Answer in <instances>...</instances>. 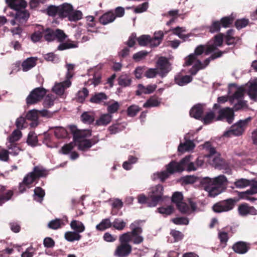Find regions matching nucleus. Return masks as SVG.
<instances>
[{
	"label": "nucleus",
	"instance_id": "f257e3e1",
	"mask_svg": "<svg viewBox=\"0 0 257 257\" xmlns=\"http://www.w3.org/2000/svg\"><path fill=\"white\" fill-rule=\"evenodd\" d=\"M119 244L114 251V255L116 257L128 256L132 251V246L130 244L131 242L130 237L127 234H121L119 237Z\"/></svg>",
	"mask_w": 257,
	"mask_h": 257
},
{
	"label": "nucleus",
	"instance_id": "f03ea898",
	"mask_svg": "<svg viewBox=\"0 0 257 257\" xmlns=\"http://www.w3.org/2000/svg\"><path fill=\"white\" fill-rule=\"evenodd\" d=\"M251 119V117L249 116L243 120H239L232 125L229 130L224 132L223 136L227 138L241 136L245 132Z\"/></svg>",
	"mask_w": 257,
	"mask_h": 257
},
{
	"label": "nucleus",
	"instance_id": "7ed1b4c3",
	"mask_svg": "<svg viewBox=\"0 0 257 257\" xmlns=\"http://www.w3.org/2000/svg\"><path fill=\"white\" fill-rule=\"evenodd\" d=\"M192 159V156L188 155L182 159L179 162L171 161L166 165V169L171 174L177 172L181 173L185 170L187 171V168L188 167L189 164Z\"/></svg>",
	"mask_w": 257,
	"mask_h": 257
},
{
	"label": "nucleus",
	"instance_id": "20e7f679",
	"mask_svg": "<svg viewBox=\"0 0 257 257\" xmlns=\"http://www.w3.org/2000/svg\"><path fill=\"white\" fill-rule=\"evenodd\" d=\"M140 221H135L132 223L130 226L132 231L127 232L122 234L127 235L130 240L135 244H139L144 241V237L141 235L143 232L142 228L140 226Z\"/></svg>",
	"mask_w": 257,
	"mask_h": 257
},
{
	"label": "nucleus",
	"instance_id": "39448f33",
	"mask_svg": "<svg viewBox=\"0 0 257 257\" xmlns=\"http://www.w3.org/2000/svg\"><path fill=\"white\" fill-rule=\"evenodd\" d=\"M164 187L162 185L158 184L152 187L149 192L151 202L149 207H155L161 201L163 200Z\"/></svg>",
	"mask_w": 257,
	"mask_h": 257
},
{
	"label": "nucleus",
	"instance_id": "423d86ee",
	"mask_svg": "<svg viewBox=\"0 0 257 257\" xmlns=\"http://www.w3.org/2000/svg\"><path fill=\"white\" fill-rule=\"evenodd\" d=\"M237 201L236 198H229L219 201L212 206V210L216 213L227 212L232 210Z\"/></svg>",
	"mask_w": 257,
	"mask_h": 257
},
{
	"label": "nucleus",
	"instance_id": "0eeeda50",
	"mask_svg": "<svg viewBox=\"0 0 257 257\" xmlns=\"http://www.w3.org/2000/svg\"><path fill=\"white\" fill-rule=\"evenodd\" d=\"M46 93V90L43 87H37L34 89L26 98L27 105L37 103L43 98Z\"/></svg>",
	"mask_w": 257,
	"mask_h": 257
},
{
	"label": "nucleus",
	"instance_id": "6e6552de",
	"mask_svg": "<svg viewBox=\"0 0 257 257\" xmlns=\"http://www.w3.org/2000/svg\"><path fill=\"white\" fill-rule=\"evenodd\" d=\"M46 93V90L43 87H37L34 89L26 98L27 105L37 103L43 98Z\"/></svg>",
	"mask_w": 257,
	"mask_h": 257
},
{
	"label": "nucleus",
	"instance_id": "1a4fd4ad",
	"mask_svg": "<svg viewBox=\"0 0 257 257\" xmlns=\"http://www.w3.org/2000/svg\"><path fill=\"white\" fill-rule=\"evenodd\" d=\"M200 183L201 184L213 185L224 190L226 188L227 180L224 175H220L213 179L208 177L204 178L201 180Z\"/></svg>",
	"mask_w": 257,
	"mask_h": 257
},
{
	"label": "nucleus",
	"instance_id": "9d476101",
	"mask_svg": "<svg viewBox=\"0 0 257 257\" xmlns=\"http://www.w3.org/2000/svg\"><path fill=\"white\" fill-rule=\"evenodd\" d=\"M69 130L73 134V140L75 142H80L81 139H84L91 136V132L89 130L81 131L77 128L75 125H70Z\"/></svg>",
	"mask_w": 257,
	"mask_h": 257
},
{
	"label": "nucleus",
	"instance_id": "9b49d317",
	"mask_svg": "<svg viewBox=\"0 0 257 257\" xmlns=\"http://www.w3.org/2000/svg\"><path fill=\"white\" fill-rule=\"evenodd\" d=\"M234 111L232 108L225 107L220 109L218 111V115L217 117L216 120H221L226 119L228 123L230 124L234 119Z\"/></svg>",
	"mask_w": 257,
	"mask_h": 257
},
{
	"label": "nucleus",
	"instance_id": "f8f14e48",
	"mask_svg": "<svg viewBox=\"0 0 257 257\" xmlns=\"http://www.w3.org/2000/svg\"><path fill=\"white\" fill-rule=\"evenodd\" d=\"M157 65L160 70L159 74L162 77L166 75L170 70V63L168 60L165 57H160L157 62Z\"/></svg>",
	"mask_w": 257,
	"mask_h": 257
},
{
	"label": "nucleus",
	"instance_id": "ddd939ff",
	"mask_svg": "<svg viewBox=\"0 0 257 257\" xmlns=\"http://www.w3.org/2000/svg\"><path fill=\"white\" fill-rule=\"evenodd\" d=\"M98 142L99 139L97 136H94L91 139H84L78 142L79 143L78 149L82 151H85Z\"/></svg>",
	"mask_w": 257,
	"mask_h": 257
},
{
	"label": "nucleus",
	"instance_id": "4468645a",
	"mask_svg": "<svg viewBox=\"0 0 257 257\" xmlns=\"http://www.w3.org/2000/svg\"><path fill=\"white\" fill-rule=\"evenodd\" d=\"M239 214L242 216L247 215H257V210L253 207L246 203L240 204L238 208Z\"/></svg>",
	"mask_w": 257,
	"mask_h": 257
},
{
	"label": "nucleus",
	"instance_id": "2eb2a0df",
	"mask_svg": "<svg viewBox=\"0 0 257 257\" xmlns=\"http://www.w3.org/2000/svg\"><path fill=\"white\" fill-rule=\"evenodd\" d=\"M232 248L237 253L244 254L249 249L250 244L246 242L239 241L233 245Z\"/></svg>",
	"mask_w": 257,
	"mask_h": 257
},
{
	"label": "nucleus",
	"instance_id": "dca6fc26",
	"mask_svg": "<svg viewBox=\"0 0 257 257\" xmlns=\"http://www.w3.org/2000/svg\"><path fill=\"white\" fill-rule=\"evenodd\" d=\"M59 18L63 19H68L70 14L73 10V6L68 3H64L59 6Z\"/></svg>",
	"mask_w": 257,
	"mask_h": 257
},
{
	"label": "nucleus",
	"instance_id": "f3484780",
	"mask_svg": "<svg viewBox=\"0 0 257 257\" xmlns=\"http://www.w3.org/2000/svg\"><path fill=\"white\" fill-rule=\"evenodd\" d=\"M8 6L16 12L25 9L27 3L25 0H6Z\"/></svg>",
	"mask_w": 257,
	"mask_h": 257
},
{
	"label": "nucleus",
	"instance_id": "a211bd4d",
	"mask_svg": "<svg viewBox=\"0 0 257 257\" xmlns=\"http://www.w3.org/2000/svg\"><path fill=\"white\" fill-rule=\"evenodd\" d=\"M13 195V190H7L5 186H2L0 188V206H2L7 201L10 200Z\"/></svg>",
	"mask_w": 257,
	"mask_h": 257
},
{
	"label": "nucleus",
	"instance_id": "6ab92c4d",
	"mask_svg": "<svg viewBox=\"0 0 257 257\" xmlns=\"http://www.w3.org/2000/svg\"><path fill=\"white\" fill-rule=\"evenodd\" d=\"M205 190L208 192V196L211 197H215L224 190L221 188L210 184H202Z\"/></svg>",
	"mask_w": 257,
	"mask_h": 257
},
{
	"label": "nucleus",
	"instance_id": "aec40b11",
	"mask_svg": "<svg viewBox=\"0 0 257 257\" xmlns=\"http://www.w3.org/2000/svg\"><path fill=\"white\" fill-rule=\"evenodd\" d=\"M203 113V106L201 104H197L194 105L190 110V115L197 119L200 120L202 118Z\"/></svg>",
	"mask_w": 257,
	"mask_h": 257
},
{
	"label": "nucleus",
	"instance_id": "412c9836",
	"mask_svg": "<svg viewBox=\"0 0 257 257\" xmlns=\"http://www.w3.org/2000/svg\"><path fill=\"white\" fill-rule=\"evenodd\" d=\"M44 27L41 25H37L33 34L31 36V39L34 43L40 42L44 37Z\"/></svg>",
	"mask_w": 257,
	"mask_h": 257
},
{
	"label": "nucleus",
	"instance_id": "4be33fe9",
	"mask_svg": "<svg viewBox=\"0 0 257 257\" xmlns=\"http://www.w3.org/2000/svg\"><path fill=\"white\" fill-rule=\"evenodd\" d=\"M25 118L27 120L32 121L30 125L31 127H35L38 124V111L35 109L30 110L27 113Z\"/></svg>",
	"mask_w": 257,
	"mask_h": 257
},
{
	"label": "nucleus",
	"instance_id": "5701e85b",
	"mask_svg": "<svg viewBox=\"0 0 257 257\" xmlns=\"http://www.w3.org/2000/svg\"><path fill=\"white\" fill-rule=\"evenodd\" d=\"M38 59L37 57H29L24 61L22 64V70L24 72L29 71L37 64Z\"/></svg>",
	"mask_w": 257,
	"mask_h": 257
},
{
	"label": "nucleus",
	"instance_id": "b1692460",
	"mask_svg": "<svg viewBox=\"0 0 257 257\" xmlns=\"http://www.w3.org/2000/svg\"><path fill=\"white\" fill-rule=\"evenodd\" d=\"M115 19V16L114 14L111 11H109L100 17L99 18V22L103 25H106L113 22Z\"/></svg>",
	"mask_w": 257,
	"mask_h": 257
},
{
	"label": "nucleus",
	"instance_id": "393cba45",
	"mask_svg": "<svg viewBox=\"0 0 257 257\" xmlns=\"http://www.w3.org/2000/svg\"><path fill=\"white\" fill-rule=\"evenodd\" d=\"M112 118V115L109 113L101 114L96 120L95 124L98 126L106 125L111 122Z\"/></svg>",
	"mask_w": 257,
	"mask_h": 257
},
{
	"label": "nucleus",
	"instance_id": "a878e982",
	"mask_svg": "<svg viewBox=\"0 0 257 257\" xmlns=\"http://www.w3.org/2000/svg\"><path fill=\"white\" fill-rule=\"evenodd\" d=\"M174 80L178 85L183 86L191 82L192 78L189 75L182 76L179 74L175 77Z\"/></svg>",
	"mask_w": 257,
	"mask_h": 257
},
{
	"label": "nucleus",
	"instance_id": "bb28decb",
	"mask_svg": "<svg viewBox=\"0 0 257 257\" xmlns=\"http://www.w3.org/2000/svg\"><path fill=\"white\" fill-rule=\"evenodd\" d=\"M29 17L30 14L29 12L23 9L16 12L15 18L19 22L23 23L27 21Z\"/></svg>",
	"mask_w": 257,
	"mask_h": 257
},
{
	"label": "nucleus",
	"instance_id": "cd10ccee",
	"mask_svg": "<svg viewBox=\"0 0 257 257\" xmlns=\"http://www.w3.org/2000/svg\"><path fill=\"white\" fill-rule=\"evenodd\" d=\"M195 148L194 143L190 140L186 141L184 143H180L178 147V151L181 153H184L193 150Z\"/></svg>",
	"mask_w": 257,
	"mask_h": 257
},
{
	"label": "nucleus",
	"instance_id": "c85d7f7f",
	"mask_svg": "<svg viewBox=\"0 0 257 257\" xmlns=\"http://www.w3.org/2000/svg\"><path fill=\"white\" fill-rule=\"evenodd\" d=\"M161 99L156 95L151 96L143 105V107H150L158 106L161 103Z\"/></svg>",
	"mask_w": 257,
	"mask_h": 257
},
{
	"label": "nucleus",
	"instance_id": "c756f323",
	"mask_svg": "<svg viewBox=\"0 0 257 257\" xmlns=\"http://www.w3.org/2000/svg\"><path fill=\"white\" fill-rule=\"evenodd\" d=\"M71 228L78 233L83 232L85 227L82 222L80 221L73 220L70 223Z\"/></svg>",
	"mask_w": 257,
	"mask_h": 257
},
{
	"label": "nucleus",
	"instance_id": "7c9ffc66",
	"mask_svg": "<svg viewBox=\"0 0 257 257\" xmlns=\"http://www.w3.org/2000/svg\"><path fill=\"white\" fill-rule=\"evenodd\" d=\"M55 30L50 28H45L44 27V38L47 42L55 41Z\"/></svg>",
	"mask_w": 257,
	"mask_h": 257
},
{
	"label": "nucleus",
	"instance_id": "2f4dec72",
	"mask_svg": "<svg viewBox=\"0 0 257 257\" xmlns=\"http://www.w3.org/2000/svg\"><path fill=\"white\" fill-rule=\"evenodd\" d=\"M203 149L207 153L205 156L208 158H210L217 154L215 148L212 147L211 143L209 142H205L203 144Z\"/></svg>",
	"mask_w": 257,
	"mask_h": 257
},
{
	"label": "nucleus",
	"instance_id": "473e14b6",
	"mask_svg": "<svg viewBox=\"0 0 257 257\" xmlns=\"http://www.w3.org/2000/svg\"><path fill=\"white\" fill-rule=\"evenodd\" d=\"M125 128V126L121 123L116 122L109 126L108 128V131L109 132L110 134L114 135L118 133Z\"/></svg>",
	"mask_w": 257,
	"mask_h": 257
},
{
	"label": "nucleus",
	"instance_id": "72a5a7b5",
	"mask_svg": "<svg viewBox=\"0 0 257 257\" xmlns=\"http://www.w3.org/2000/svg\"><path fill=\"white\" fill-rule=\"evenodd\" d=\"M64 237L67 241L73 242L75 240H79L82 236L75 231H67L65 232Z\"/></svg>",
	"mask_w": 257,
	"mask_h": 257
},
{
	"label": "nucleus",
	"instance_id": "f704fd0d",
	"mask_svg": "<svg viewBox=\"0 0 257 257\" xmlns=\"http://www.w3.org/2000/svg\"><path fill=\"white\" fill-rule=\"evenodd\" d=\"M112 226V223L109 218L102 219V221L96 226V229L98 231L104 230Z\"/></svg>",
	"mask_w": 257,
	"mask_h": 257
},
{
	"label": "nucleus",
	"instance_id": "c9c22d12",
	"mask_svg": "<svg viewBox=\"0 0 257 257\" xmlns=\"http://www.w3.org/2000/svg\"><path fill=\"white\" fill-rule=\"evenodd\" d=\"M108 97L103 92L96 93L94 96L91 97L90 101L92 103H100L104 100L107 99Z\"/></svg>",
	"mask_w": 257,
	"mask_h": 257
},
{
	"label": "nucleus",
	"instance_id": "e433bc0d",
	"mask_svg": "<svg viewBox=\"0 0 257 257\" xmlns=\"http://www.w3.org/2000/svg\"><path fill=\"white\" fill-rule=\"evenodd\" d=\"M139 44L140 46H146L148 44H150L151 46H154V43L152 39L148 35H142L137 39Z\"/></svg>",
	"mask_w": 257,
	"mask_h": 257
},
{
	"label": "nucleus",
	"instance_id": "4c0bfd02",
	"mask_svg": "<svg viewBox=\"0 0 257 257\" xmlns=\"http://www.w3.org/2000/svg\"><path fill=\"white\" fill-rule=\"evenodd\" d=\"M27 143L28 145L33 147L39 145L38 137L34 132H31L29 133L28 136Z\"/></svg>",
	"mask_w": 257,
	"mask_h": 257
},
{
	"label": "nucleus",
	"instance_id": "58836bf2",
	"mask_svg": "<svg viewBox=\"0 0 257 257\" xmlns=\"http://www.w3.org/2000/svg\"><path fill=\"white\" fill-rule=\"evenodd\" d=\"M132 79L129 75L122 74L118 79V83L122 87H126L131 85Z\"/></svg>",
	"mask_w": 257,
	"mask_h": 257
},
{
	"label": "nucleus",
	"instance_id": "ea45409f",
	"mask_svg": "<svg viewBox=\"0 0 257 257\" xmlns=\"http://www.w3.org/2000/svg\"><path fill=\"white\" fill-rule=\"evenodd\" d=\"M78 47V44L72 41H67L66 42H62L58 46L57 49L60 51H63L66 49L76 48Z\"/></svg>",
	"mask_w": 257,
	"mask_h": 257
},
{
	"label": "nucleus",
	"instance_id": "a19ab883",
	"mask_svg": "<svg viewBox=\"0 0 257 257\" xmlns=\"http://www.w3.org/2000/svg\"><path fill=\"white\" fill-rule=\"evenodd\" d=\"M64 225V223L61 219L56 218L49 222L48 227L52 229L56 230L62 227Z\"/></svg>",
	"mask_w": 257,
	"mask_h": 257
},
{
	"label": "nucleus",
	"instance_id": "79ce46f5",
	"mask_svg": "<svg viewBox=\"0 0 257 257\" xmlns=\"http://www.w3.org/2000/svg\"><path fill=\"white\" fill-rule=\"evenodd\" d=\"M83 14L81 11L79 10H73L70 13V16L68 18V20L71 22H76L81 20L82 18Z\"/></svg>",
	"mask_w": 257,
	"mask_h": 257
},
{
	"label": "nucleus",
	"instance_id": "37998d69",
	"mask_svg": "<svg viewBox=\"0 0 257 257\" xmlns=\"http://www.w3.org/2000/svg\"><path fill=\"white\" fill-rule=\"evenodd\" d=\"M157 85H148L147 86H144L143 84H140L138 85V88L144 92V94H150L153 93L157 88Z\"/></svg>",
	"mask_w": 257,
	"mask_h": 257
},
{
	"label": "nucleus",
	"instance_id": "c03bdc74",
	"mask_svg": "<svg viewBox=\"0 0 257 257\" xmlns=\"http://www.w3.org/2000/svg\"><path fill=\"white\" fill-rule=\"evenodd\" d=\"M67 38V35L63 30L59 29H57L55 30V40L62 43L64 42Z\"/></svg>",
	"mask_w": 257,
	"mask_h": 257
},
{
	"label": "nucleus",
	"instance_id": "a18cd8bd",
	"mask_svg": "<svg viewBox=\"0 0 257 257\" xmlns=\"http://www.w3.org/2000/svg\"><path fill=\"white\" fill-rule=\"evenodd\" d=\"M31 173H33L36 180L40 177H45L47 175L45 169L40 168L38 166L35 167L33 169V171Z\"/></svg>",
	"mask_w": 257,
	"mask_h": 257
},
{
	"label": "nucleus",
	"instance_id": "49530a36",
	"mask_svg": "<svg viewBox=\"0 0 257 257\" xmlns=\"http://www.w3.org/2000/svg\"><path fill=\"white\" fill-rule=\"evenodd\" d=\"M173 33L176 35H177L180 39L185 41L186 39H188L190 34L184 35L182 34V33L185 31V29L183 27H177L172 30Z\"/></svg>",
	"mask_w": 257,
	"mask_h": 257
},
{
	"label": "nucleus",
	"instance_id": "de8ad7c7",
	"mask_svg": "<svg viewBox=\"0 0 257 257\" xmlns=\"http://www.w3.org/2000/svg\"><path fill=\"white\" fill-rule=\"evenodd\" d=\"M248 94L250 98L256 101H257V84L253 83L250 84L249 87Z\"/></svg>",
	"mask_w": 257,
	"mask_h": 257
},
{
	"label": "nucleus",
	"instance_id": "09e8293b",
	"mask_svg": "<svg viewBox=\"0 0 257 257\" xmlns=\"http://www.w3.org/2000/svg\"><path fill=\"white\" fill-rule=\"evenodd\" d=\"M221 24L219 21H212L210 26L207 27V29L211 33L219 32L220 30Z\"/></svg>",
	"mask_w": 257,
	"mask_h": 257
},
{
	"label": "nucleus",
	"instance_id": "8fccbe9b",
	"mask_svg": "<svg viewBox=\"0 0 257 257\" xmlns=\"http://www.w3.org/2000/svg\"><path fill=\"white\" fill-rule=\"evenodd\" d=\"M9 144L7 145V148L10 154L13 156L18 155L21 151L18 144L17 143H9Z\"/></svg>",
	"mask_w": 257,
	"mask_h": 257
},
{
	"label": "nucleus",
	"instance_id": "3c124183",
	"mask_svg": "<svg viewBox=\"0 0 257 257\" xmlns=\"http://www.w3.org/2000/svg\"><path fill=\"white\" fill-rule=\"evenodd\" d=\"M59 6L50 5L46 9V14L50 17L59 16Z\"/></svg>",
	"mask_w": 257,
	"mask_h": 257
},
{
	"label": "nucleus",
	"instance_id": "603ef678",
	"mask_svg": "<svg viewBox=\"0 0 257 257\" xmlns=\"http://www.w3.org/2000/svg\"><path fill=\"white\" fill-rule=\"evenodd\" d=\"M22 137V132L19 130H16L8 138L9 143H16Z\"/></svg>",
	"mask_w": 257,
	"mask_h": 257
},
{
	"label": "nucleus",
	"instance_id": "864d4df0",
	"mask_svg": "<svg viewBox=\"0 0 257 257\" xmlns=\"http://www.w3.org/2000/svg\"><path fill=\"white\" fill-rule=\"evenodd\" d=\"M233 21L234 18L231 16H229L222 18L219 22L221 24V26L226 28L230 26V25L233 23Z\"/></svg>",
	"mask_w": 257,
	"mask_h": 257
},
{
	"label": "nucleus",
	"instance_id": "5fc2aeb1",
	"mask_svg": "<svg viewBox=\"0 0 257 257\" xmlns=\"http://www.w3.org/2000/svg\"><path fill=\"white\" fill-rule=\"evenodd\" d=\"M54 135L57 138H65L68 136V132L64 127H56L54 131Z\"/></svg>",
	"mask_w": 257,
	"mask_h": 257
},
{
	"label": "nucleus",
	"instance_id": "6e6d98bb",
	"mask_svg": "<svg viewBox=\"0 0 257 257\" xmlns=\"http://www.w3.org/2000/svg\"><path fill=\"white\" fill-rule=\"evenodd\" d=\"M112 223V226L118 230H122L126 226V222L122 220L116 218Z\"/></svg>",
	"mask_w": 257,
	"mask_h": 257
},
{
	"label": "nucleus",
	"instance_id": "4d7b16f0",
	"mask_svg": "<svg viewBox=\"0 0 257 257\" xmlns=\"http://www.w3.org/2000/svg\"><path fill=\"white\" fill-rule=\"evenodd\" d=\"M203 69H204V66H203V64L202 62L200 60H197L196 63L189 70V72L192 75H195L197 74L199 70Z\"/></svg>",
	"mask_w": 257,
	"mask_h": 257
},
{
	"label": "nucleus",
	"instance_id": "13d9d810",
	"mask_svg": "<svg viewBox=\"0 0 257 257\" xmlns=\"http://www.w3.org/2000/svg\"><path fill=\"white\" fill-rule=\"evenodd\" d=\"M81 119L83 122L87 124H91L94 121V117L88 112H84L81 115Z\"/></svg>",
	"mask_w": 257,
	"mask_h": 257
},
{
	"label": "nucleus",
	"instance_id": "bf43d9fd",
	"mask_svg": "<svg viewBox=\"0 0 257 257\" xmlns=\"http://www.w3.org/2000/svg\"><path fill=\"white\" fill-rule=\"evenodd\" d=\"M141 110V108L139 106L132 105L127 109V114L129 116L134 117Z\"/></svg>",
	"mask_w": 257,
	"mask_h": 257
},
{
	"label": "nucleus",
	"instance_id": "052dcab7",
	"mask_svg": "<svg viewBox=\"0 0 257 257\" xmlns=\"http://www.w3.org/2000/svg\"><path fill=\"white\" fill-rule=\"evenodd\" d=\"M215 117V113L213 111H210L207 112L203 117H202L200 120L203 122L204 124H208L212 122Z\"/></svg>",
	"mask_w": 257,
	"mask_h": 257
},
{
	"label": "nucleus",
	"instance_id": "680f3d73",
	"mask_svg": "<svg viewBox=\"0 0 257 257\" xmlns=\"http://www.w3.org/2000/svg\"><path fill=\"white\" fill-rule=\"evenodd\" d=\"M164 37V33L162 31L155 32L154 34V37L152 38L154 43V47L158 46L163 40Z\"/></svg>",
	"mask_w": 257,
	"mask_h": 257
},
{
	"label": "nucleus",
	"instance_id": "e2e57ef3",
	"mask_svg": "<svg viewBox=\"0 0 257 257\" xmlns=\"http://www.w3.org/2000/svg\"><path fill=\"white\" fill-rule=\"evenodd\" d=\"M16 125L18 128V130H22L23 128L27 127L28 124L25 117L20 116L17 119Z\"/></svg>",
	"mask_w": 257,
	"mask_h": 257
},
{
	"label": "nucleus",
	"instance_id": "0e129e2a",
	"mask_svg": "<svg viewBox=\"0 0 257 257\" xmlns=\"http://www.w3.org/2000/svg\"><path fill=\"white\" fill-rule=\"evenodd\" d=\"M248 107L247 104V101L239 100L237 103H236L232 108L234 111H237L243 108H246Z\"/></svg>",
	"mask_w": 257,
	"mask_h": 257
},
{
	"label": "nucleus",
	"instance_id": "69168bd1",
	"mask_svg": "<svg viewBox=\"0 0 257 257\" xmlns=\"http://www.w3.org/2000/svg\"><path fill=\"white\" fill-rule=\"evenodd\" d=\"M89 91L86 88H83L82 90L77 92V100L80 102H83L86 97L88 95Z\"/></svg>",
	"mask_w": 257,
	"mask_h": 257
},
{
	"label": "nucleus",
	"instance_id": "338daca9",
	"mask_svg": "<svg viewBox=\"0 0 257 257\" xmlns=\"http://www.w3.org/2000/svg\"><path fill=\"white\" fill-rule=\"evenodd\" d=\"M218 238L220 240V243L222 245V247H225L229 239L228 233L224 231L219 232L218 233Z\"/></svg>",
	"mask_w": 257,
	"mask_h": 257
},
{
	"label": "nucleus",
	"instance_id": "774afa93",
	"mask_svg": "<svg viewBox=\"0 0 257 257\" xmlns=\"http://www.w3.org/2000/svg\"><path fill=\"white\" fill-rule=\"evenodd\" d=\"M148 52L146 50L140 51L133 55V59L136 61L138 62L144 59L148 54Z\"/></svg>",
	"mask_w": 257,
	"mask_h": 257
}]
</instances>
